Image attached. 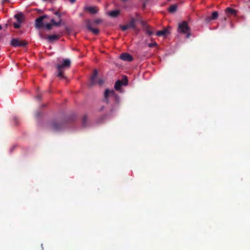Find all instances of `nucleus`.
<instances>
[{"label": "nucleus", "mask_w": 250, "mask_h": 250, "mask_svg": "<svg viewBox=\"0 0 250 250\" xmlns=\"http://www.w3.org/2000/svg\"><path fill=\"white\" fill-rule=\"evenodd\" d=\"M14 27L16 28H19L20 27V23H14Z\"/></svg>", "instance_id": "6ab92c4d"}, {"label": "nucleus", "mask_w": 250, "mask_h": 250, "mask_svg": "<svg viewBox=\"0 0 250 250\" xmlns=\"http://www.w3.org/2000/svg\"><path fill=\"white\" fill-rule=\"evenodd\" d=\"M69 0L70 2H72V3H73V2H75L76 0Z\"/></svg>", "instance_id": "412c9836"}, {"label": "nucleus", "mask_w": 250, "mask_h": 250, "mask_svg": "<svg viewBox=\"0 0 250 250\" xmlns=\"http://www.w3.org/2000/svg\"><path fill=\"white\" fill-rule=\"evenodd\" d=\"M153 45H154V44H149V46L150 47H151V46H153Z\"/></svg>", "instance_id": "4be33fe9"}, {"label": "nucleus", "mask_w": 250, "mask_h": 250, "mask_svg": "<svg viewBox=\"0 0 250 250\" xmlns=\"http://www.w3.org/2000/svg\"><path fill=\"white\" fill-rule=\"evenodd\" d=\"M147 33L150 35H152L153 33L152 31H150L148 29L147 30Z\"/></svg>", "instance_id": "aec40b11"}, {"label": "nucleus", "mask_w": 250, "mask_h": 250, "mask_svg": "<svg viewBox=\"0 0 250 250\" xmlns=\"http://www.w3.org/2000/svg\"><path fill=\"white\" fill-rule=\"evenodd\" d=\"M104 96L105 99H107L108 97L115 98L116 95H115L113 90H109L108 89H106L104 93Z\"/></svg>", "instance_id": "9b49d317"}, {"label": "nucleus", "mask_w": 250, "mask_h": 250, "mask_svg": "<svg viewBox=\"0 0 250 250\" xmlns=\"http://www.w3.org/2000/svg\"><path fill=\"white\" fill-rule=\"evenodd\" d=\"M218 14L217 12L215 11L212 13L210 18L211 20H214L218 17Z\"/></svg>", "instance_id": "f3484780"}, {"label": "nucleus", "mask_w": 250, "mask_h": 250, "mask_svg": "<svg viewBox=\"0 0 250 250\" xmlns=\"http://www.w3.org/2000/svg\"><path fill=\"white\" fill-rule=\"evenodd\" d=\"M120 58L123 61L127 62H130L133 60L132 57L127 53L122 54L120 56Z\"/></svg>", "instance_id": "1a4fd4ad"}, {"label": "nucleus", "mask_w": 250, "mask_h": 250, "mask_svg": "<svg viewBox=\"0 0 250 250\" xmlns=\"http://www.w3.org/2000/svg\"><path fill=\"white\" fill-rule=\"evenodd\" d=\"M70 61L69 59L63 60L62 64H58L57 65V68L58 71V76L60 78H63V72L62 69L69 67L70 65Z\"/></svg>", "instance_id": "f257e3e1"}, {"label": "nucleus", "mask_w": 250, "mask_h": 250, "mask_svg": "<svg viewBox=\"0 0 250 250\" xmlns=\"http://www.w3.org/2000/svg\"><path fill=\"white\" fill-rule=\"evenodd\" d=\"M61 19L59 18L58 20L56 21L55 20L52 19L51 20V23H44V26L48 30L51 29L53 25L58 26L61 23Z\"/></svg>", "instance_id": "20e7f679"}, {"label": "nucleus", "mask_w": 250, "mask_h": 250, "mask_svg": "<svg viewBox=\"0 0 250 250\" xmlns=\"http://www.w3.org/2000/svg\"><path fill=\"white\" fill-rule=\"evenodd\" d=\"M47 16L46 15L40 17L36 20V26L37 28H39L42 27L43 25L44 26L45 22L43 23V21L44 18H47Z\"/></svg>", "instance_id": "423d86ee"}, {"label": "nucleus", "mask_w": 250, "mask_h": 250, "mask_svg": "<svg viewBox=\"0 0 250 250\" xmlns=\"http://www.w3.org/2000/svg\"><path fill=\"white\" fill-rule=\"evenodd\" d=\"M119 14V11L118 10H114L109 12L108 15L112 17H117Z\"/></svg>", "instance_id": "2eb2a0df"}, {"label": "nucleus", "mask_w": 250, "mask_h": 250, "mask_svg": "<svg viewBox=\"0 0 250 250\" xmlns=\"http://www.w3.org/2000/svg\"><path fill=\"white\" fill-rule=\"evenodd\" d=\"M135 27V20L134 19L131 20L130 22L124 25L121 26V28L123 31H125L128 29H133Z\"/></svg>", "instance_id": "39448f33"}, {"label": "nucleus", "mask_w": 250, "mask_h": 250, "mask_svg": "<svg viewBox=\"0 0 250 250\" xmlns=\"http://www.w3.org/2000/svg\"><path fill=\"white\" fill-rule=\"evenodd\" d=\"M123 81H118L115 84V88L118 90L120 89L122 85H126L127 83V80L126 77H124L123 79Z\"/></svg>", "instance_id": "0eeeda50"}, {"label": "nucleus", "mask_w": 250, "mask_h": 250, "mask_svg": "<svg viewBox=\"0 0 250 250\" xmlns=\"http://www.w3.org/2000/svg\"><path fill=\"white\" fill-rule=\"evenodd\" d=\"M226 13H227V14L228 15H236V11L233 9H232V8H228L227 9H226Z\"/></svg>", "instance_id": "ddd939ff"}, {"label": "nucleus", "mask_w": 250, "mask_h": 250, "mask_svg": "<svg viewBox=\"0 0 250 250\" xmlns=\"http://www.w3.org/2000/svg\"><path fill=\"white\" fill-rule=\"evenodd\" d=\"M86 10L91 14H95L98 11V9L96 7H88Z\"/></svg>", "instance_id": "f8f14e48"}, {"label": "nucleus", "mask_w": 250, "mask_h": 250, "mask_svg": "<svg viewBox=\"0 0 250 250\" xmlns=\"http://www.w3.org/2000/svg\"><path fill=\"white\" fill-rule=\"evenodd\" d=\"M59 39V36L56 35H49L47 37V39L49 42H53Z\"/></svg>", "instance_id": "4468645a"}, {"label": "nucleus", "mask_w": 250, "mask_h": 250, "mask_svg": "<svg viewBox=\"0 0 250 250\" xmlns=\"http://www.w3.org/2000/svg\"><path fill=\"white\" fill-rule=\"evenodd\" d=\"M169 34V32L167 29H165L163 30L159 31L157 32L156 35L158 36H163L165 37Z\"/></svg>", "instance_id": "9d476101"}, {"label": "nucleus", "mask_w": 250, "mask_h": 250, "mask_svg": "<svg viewBox=\"0 0 250 250\" xmlns=\"http://www.w3.org/2000/svg\"><path fill=\"white\" fill-rule=\"evenodd\" d=\"M177 6L175 5H171L169 8V11L170 12H174L176 11Z\"/></svg>", "instance_id": "dca6fc26"}, {"label": "nucleus", "mask_w": 250, "mask_h": 250, "mask_svg": "<svg viewBox=\"0 0 250 250\" xmlns=\"http://www.w3.org/2000/svg\"><path fill=\"white\" fill-rule=\"evenodd\" d=\"M89 29L94 34H98L99 33V30L97 28H93L90 27H89Z\"/></svg>", "instance_id": "a211bd4d"}, {"label": "nucleus", "mask_w": 250, "mask_h": 250, "mask_svg": "<svg viewBox=\"0 0 250 250\" xmlns=\"http://www.w3.org/2000/svg\"><path fill=\"white\" fill-rule=\"evenodd\" d=\"M178 31L179 33L187 34V38H189L190 36L189 27L187 22L185 21H183L179 23Z\"/></svg>", "instance_id": "f03ea898"}, {"label": "nucleus", "mask_w": 250, "mask_h": 250, "mask_svg": "<svg viewBox=\"0 0 250 250\" xmlns=\"http://www.w3.org/2000/svg\"><path fill=\"white\" fill-rule=\"evenodd\" d=\"M4 0V1H7V0Z\"/></svg>", "instance_id": "5701e85b"}, {"label": "nucleus", "mask_w": 250, "mask_h": 250, "mask_svg": "<svg viewBox=\"0 0 250 250\" xmlns=\"http://www.w3.org/2000/svg\"><path fill=\"white\" fill-rule=\"evenodd\" d=\"M10 44L13 46L18 47L24 46L27 44V43L23 40H20L18 39H13L12 40Z\"/></svg>", "instance_id": "7ed1b4c3"}, {"label": "nucleus", "mask_w": 250, "mask_h": 250, "mask_svg": "<svg viewBox=\"0 0 250 250\" xmlns=\"http://www.w3.org/2000/svg\"><path fill=\"white\" fill-rule=\"evenodd\" d=\"M97 70H94V74L92 75L91 79V84H96V83H99L100 84H101L103 83V82L102 80H99V81L97 80Z\"/></svg>", "instance_id": "6e6552de"}]
</instances>
